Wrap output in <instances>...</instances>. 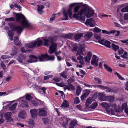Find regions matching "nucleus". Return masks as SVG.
<instances>
[{
    "instance_id": "nucleus-1",
    "label": "nucleus",
    "mask_w": 128,
    "mask_h": 128,
    "mask_svg": "<svg viewBox=\"0 0 128 128\" xmlns=\"http://www.w3.org/2000/svg\"><path fill=\"white\" fill-rule=\"evenodd\" d=\"M14 13L16 14V21L19 22H21L22 26L16 25V24L14 22L9 23L8 25L12 31L16 32L18 34L20 35L24 28L30 27L31 24L25 16L21 13Z\"/></svg>"
},
{
    "instance_id": "nucleus-2",
    "label": "nucleus",
    "mask_w": 128,
    "mask_h": 128,
    "mask_svg": "<svg viewBox=\"0 0 128 128\" xmlns=\"http://www.w3.org/2000/svg\"><path fill=\"white\" fill-rule=\"evenodd\" d=\"M74 12L77 13L74 14L72 17L83 22L85 20V17L82 16L83 14L88 18L93 16L94 13V10L92 8L86 4H81V7L79 6H75L74 9Z\"/></svg>"
},
{
    "instance_id": "nucleus-3",
    "label": "nucleus",
    "mask_w": 128,
    "mask_h": 128,
    "mask_svg": "<svg viewBox=\"0 0 128 128\" xmlns=\"http://www.w3.org/2000/svg\"><path fill=\"white\" fill-rule=\"evenodd\" d=\"M43 40L44 41V46L48 47L50 44H51L49 48L48 52L50 54H52L55 51L56 49L57 46L56 44L53 42L54 40V39L53 38H51L50 40L46 38H44Z\"/></svg>"
},
{
    "instance_id": "nucleus-4",
    "label": "nucleus",
    "mask_w": 128,
    "mask_h": 128,
    "mask_svg": "<svg viewBox=\"0 0 128 128\" xmlns=\"http://www.w3.org/2000/svg\"><path fill=\"white\" fill-rule=\"evenodd\" d=\"M72 8L70 7L66 11L65 10L63 11V14L64 15V18L63 20H68V16L70 18H72Z\"/></svg>"
},
{
    "instance_id": "nucleus-5",
    "label": "nucleus",
    "mask_w": 128,
    "mask_h": 128,
    "mask_svg": "<svg viewBox=\"0 0 128 128\" xmlns=\"http://www.w3.org/2000/svg\"><path fill=\"white\" fill-rule=\"evenodd\" d=\"M98 58L97 56L95 55H93L91 60V64L95 66L96 67L98 66Z\"/></svg>"
},
{
    "instance_id": "nucleus-6",
    "label": "nucleus",
    "mask_w": 128,
    "mask_h": 128,
    "mask_svg": "<svg viewBox=\"0 0 128 128\" xmlns=\"http://www.w3.org/2000/svg\"><path fill=\"white\" fill-rule=\"evenodd\" d=\"M70 120V119L69 118L63 117L62 118L60 124L62 126L64 127H65L68 125V122Z\"/></svg>"
},
{
    "instance_id": "nucleus-7",
    "label": "nucleus",
    "mask_w": 128,
    "mask_h": 128,
    "mask_svg": "<svg viewBox=\"0 0 128 128\" xmlns=\"http://www.w3.org/2000/svg\"><path fill=\"white\" fill-rule=\"evenodd\" d=\"M29 57L30 58L26 61L28 62H36L38 61V58L36 56L33 55H30L29 56Z\"/></svg>"
},
{
    "instance_id": "nucleus-8",
    "label": "nucleus",
    "mask_w": 128,
    "mask_h": 128,
    "mask_svg": "<svg viewBox=\"0 0 128 128\" xmlns=\"http://www.w3.org/2000/svg\"><path fill=\"white\" fill-rule=\"evenodd\" d=\"M36 46V42L34 41L30 42H28L25 44V46L26 48H33Z\"/></svg>"
},
{
    "instance_id": "nucleus-9",
    "label": "nucleus",
    "mask_w": 128,
    "mask_h": 128,
    "mask_svg": "<svg viewBox=\"0 0 128 128\" xmlns=\"http://www.w3.org/2000/svg\"><path fill=\"white\" fill-rule=\"evenodd\" d=\"M98 96L99 99L102 101H105L106 100L107 96H105L104 92L99 93Z\"/></svg>"
},
{
    "instance_id": "nucleus-10",
    "label": "nucleus",
    "mask_w": 128,
    "mask_h": 128,
    "mask_svg": "<svg viewBox=\"0 0 128 128\" xmlns=\"http://www.w3.org/2000/svg\"><path fill=\"white\" fill-rule=\"evenodd\" d=\"M99 42L100 44L103 45H104L106 46L109 48H110L111 47L110 45V42L107 40H106L104 41L100 40L99 41Z\"/></svg>"
},
{
    "instance_id": "nucleus-11",
    "label": "nucleus",
    "mask_w": 128,
    "mask_h": 128,
    "mask_svg": "<svg viewBox=\"0 0 128 128\" xmlns=\"http://www.w3.org/2000/svg\"><path fill=\"white\" fill-rule=\"evenodd\" d=\"M47 112L45 108H42L39 109L38 114L40 116H46Z\"/></svg>"
},
{
    "instance_id": "nucleus-12",
    "label": "nucleus",
    "mask_w": 128,
    "mask_h": 128,
    "mask_svg": "<svg viewBox=\"0 0 128 128\" xmlns=\"http://www.w3.org/2000/svg\"><path fill=\"white\" fill-rule=\"evenodd\" d=\"M92 55L91 52H89L87 54L86 56L85 57V61L89 63Z\"/></svg>"
},
{
    "instance_id": "nucleus-13",
    "label": "nucleus",
    "mask_w": 128,
    "mask_h": 128,
    "mask_svg": "<svg viewBox=\"0 0 128 128\" xmlns=\"http://www.w3.org/2000/svg\"><path fill=\"white\" fill-rule=\"evenodd\" d=\"M77 123L78 121L76 120H72L69 124V128H74Z\"/></svg>"
},
{
    "instance_id": "nucleus-14",
    "label": "nucleus",
    "mask_w": 128,
    "mask_h": 128,
    "mask_svg": "<svg viewBox=\"0 0 128 128\" xmlns=\"http://www.w3.org/2000/svg\"><path fill=\"white\" fill-rule=\"evenodd\" d=\"M93 36V34L92 32H88L84 36L85 39L86 40H88L91 38Z\"/></svg>"
},
{
    "instance_id": "nucleus-15",
    "label": "nucleus",
    "mask_w": 128,
    "mask_h": 128,
    "mask_svg": "<svg viewBox=\"0 0 128 128\" xmlns=\"http://www.w3.org/2000/svg\"><path fill=\"white\" fill-rule=\"evenodd\" d=\"M20 106L22 108H28V102L26 100H22Z\"/></svg>"
},
{
    "instance_id": "nucleus-16",
    "label": "nucleus",
    "mask_w": 128,
    "mask_h": 128,
    "mask_svg": "<svg viewBox=\"0 0 128 128\" xmlns=\"http://www.w3.org/2000/svg\"><path fill=\"white\" fill-rule=\"evenodd\" d=\"M30 112L33 118H34L36 116L37 114V111L35 109H32L30 110Z\"/></svg>"
},
{
    "instance_id": "nucleus-17",
    "label": "nucleus",
    "mask_w": 128,
    "mask_h": 128,
    "mask_svg": "<svg viewBox=\"0 0 128 128\" xmlns=\"http://www.w3.org/2000/svg\"><path fill=\"white\" fill-rule=\"evenodd\" d=\"M93 20L92 18L88 19L86 20L85 22V24H88L91 27H93L94 26V24L92 23L93 22Z\"/></svg>"
},
{
    "instance_id": "nucleus-18",
    "label": "nucleus",
    "mask_w": 128,
    "mask_h": 128,
    "mask_svg": "<svg viewBox=\"0 0 128 128\" xmlns=\"http://www.w3.org/2000/svg\"><path fill=\"white\" fill-rule=\"evenodd\" d=\"M18 117L24 119L26 116V112L24 111H21L18 114Z\"/></svg>"
},
{
    "instance_id": "nucleus-19",
    "label": "nucleus",
    "mask_w": 128,
    "mask_h": 128,
    "mask_svg": "<svg viewBox=\"0 0 128 128\" xmlns=\"http://www.w3.org/2000/svg\"><path fill=\"white\" fill-rule=\"evenodd\" d=\"M34 41V42H36V45L37 44L38 46H42L43 41L42 40H40L39 38H37Z\"/></svg>"
},
{
    "instance_id": "nucleus-20",
    "label": "nucleus",
    "mask_w": 128,
    "mask_h": 128,
    "mask_svg": "<svg viewBox=\"0 0 128 128\" xmlns=\"http://www.w3.org/2000/svg\"><path fill=\"white\" fill-rule=\"evenodd\" d=\"M47 56L46 55V54H42L40 56L37 57L38 59L40 62L44 61V59L46 58V57Z\"/></svg>"
},
{
    "instance_id": "nucleus-21",
    "label": "nucleus",
    "mask_w": 128,
    "mask_h": 128,
    "mask_svg": "<svg viewBox=\"0 0 128 128\" xmlns=\"http://www.w3.org/2000/svg\"><path fill=\"white\" fill-rule=\"evenodd\" d=\"M116 32V31L115 30H111L110 32H108L106 30H102V33L109 35L112 34H114Z\"/></svg>"
},
{
    "instance_id": "nucleus-22",
    "label": "nucleus",
    "mask_w": 128,
    "mask_h": 128,
    "mask_svg": "<svg viewBox=\"0 0 128 128\" xmlns=\"http://www.w3.org/2000/svg\"><path fill=\"white\" fill-rule=\"evenodd\" d=\"M12 114L10 112H7L4 114L5 118L6 120L10 119L11 118V116Z\"/></svg>"
},
{
    "instance_id": "nucleus-23",
    "label": "nucleus",
    "mask_w": 128,
    "mask_h": 128,
    "mask_svg": "<svg viewBox=\"0 0 128 128\" xmlns=\"http://www.w3.org/2000/svg\"><path fill=\"white\" fill-rule=\"evenodd\" d=\"M114 100V96L110 95L107 96L106 100L110 102H113Z\"/></svg>"
},
{
    "instance_id": "nucleus-24",
    "label": "nucleus",
    "mask_w": 128,
    "mask_h": 128,
    "mask_svg": "<svg viewBox=\"0 0 128 128\" xmlns=\"http://www.w3.org/2000/svg\"><path fill=\"white\" fill-rule=\"evenodd\" d=\"M111 48L115 52H116L117 50H118L119 49L118 46L113 43L112 44Z\"/></svg>"
},
{
    "instance_id": "nucleus-25",
    "label": "nucleus",
    "mask_w": 128,
    "mask_h": 128,
    "mask_svg": "<svg viewBox=\"0 0 128 128\" xmlns=\"http://www.w3.org/2000/svg\"><path fill=\"white\" fill-rule=\"evenodd\" d=\"M69 103L66 100H65L62 104L61 106L65 108L68 107L69 106Z\"/></svg>"
},
{
    "instance_id": "nucleus-26",
    "label": "nucleus",
    "mask_w": 128,
    "mask_h": 128,
    "mask_svg": "<svg viewBox=\"0 0 128 128\" xmlns=\"http://www.w3.org/2000/svg\"><path fill=\"white\" fill-rule=\"evenodd\" d=\"M14 42L15 44L17 46H19L20 44L18 37L16 36L14 38Z\"/></svg>"
},
{
    "instance_id": "nucleus-27",
    "label": "nucleus",
    "mask_w": 128,
    "mask_h": 128,
    "mask_svg": "<svg viewBox=\"0 0 128 128\" xmlns=\"http://www.w3.org/2000/svg\"><path fill=\"white\" fill-rule=\"evenodd\" d=\"M7 33L10 40H12L14 34V33L12 31L9 30H8Z\"/></svg>"
},
{
    "instance_id": "nucleus-28",
    "label": "nucleus",
    "mask_w": 128,
    "mask_h": 128,
    "mask_svg": "<svg viewBox=\"0 0 128 128\" xmlns=\"http://www.w3.org/2000/svg\"><path fill=\"white\" fill-rule=\"evenodd\" d=\"M100 105L102 107L104 108L106 110H108L110 108L109 105L106 102H102L101 104Z\"/></svg>"
},
{
    "instance_id": "nucleus-29",
    "label": "nucleus",
    "mask_w": 128,
    "mask_h": 128,
    "mask_svg": "<svg viewBox=\"0 0 128 128\" xmlns=\"http://www.w3.org/2000/svg\"><path fill=\"white\" fill-rule=\"evenodd\" d=\"M82 34H76L74 36V38L75 40H77L80 39L81 37L82 36Z\"/></svg>"
},
{
    "instance_id": "nucleus-30",
    "label": "nucleus",
    "mask_w": 128,
    "mask_h": 128,
    "mask_svg": "<svg viewBox=\"0 0 128 128\" xmlns=\"http://www.w3.org/2000/svg\"><path fill=\"white\" fill-rule=\"evenodd\" d=\"M82 90L80 87L79 86H77V89L76 90V94L77 96H78L80 94Z\"/></svg>"
},
{
    "instance_id": "nucleus-31",
    "label": "nucleus",
    "mask_w": 128,
    "mask_h": 128,
    "mask_svg": "<svg viewBox=\"0 0 128 128\" xmlns=\"http://www.w3.org/2000/svg\"><path fill=\"white\" fill-rule=\"evenodd\" d=\"M17 105V103H15L14 104L9 108V110L10 111H14Z\"/></svg>"
},
{
    "instance_id": "nucleus-32",
    "label": "nucleus",
    "mask_w": 128,
    "mask_h": 128,
    "mask_svg": "<svg viewBox=\"0 0 128 128\" xmlns=\"http://www.w3.org/2000/svg\"><path fill=\"white\" fill-rule=\"evenodd\" d=\"M30 104L31 105L34 106H37L38 104V103L37 102V100L31 101Z\"/></svg>"
},
{
    "instance_id": "nucleus-33",
    "label": "nucleus",
    "mask_w": 128,
    "mask_h": 128,
    "mask_svg": "<svg viewBox=\"0 0 128 128\" xmlns=\"http://www.w3.org/2000/svg\"><path fill=\"white\" fill-rule=\"evenodd\" d=\"M104 67L106 70L109 72H111L112 71V70L106 64H104Z\"/></svg>"
},
{
    "instance_id": "nucleus-34",
    "label": "nucleus",
    "mask_w": 128,
    "mask_h": 128,
    "mask_svg": "<svg viewBox=\"0 0 128 128\" xmlns=\"http://www.w3.org/2000/svg\"><path fill=\"white\" fill-rule=\"evenodd\" d=\"M18 51V49L16 48H15L14 46H13L12 48V54H10L12 56L14 55H15L17 53V52Z\"/></svg>"
},
{
    "instance_id": "nucleus-35",
    "label": "nucleus",
    "mask_w": 128,
    "mask_h": 128,
    "mask_svg": "<svg viewBox=\"0 0 128 128\" xmlns=\"http://www.w3.org/2000/svg\"><path fill=\"white\" fill-rule=\"evenodd\" d=\"M46 55L47 56L46 57V58L48 59V60H54L55 59L54 56V55L51 56H50L48 55V54H46Z\"/></svg>"
},
{
    "instance_id": "nucleus-36",
    "label": "nucleus",
    "mask_w": 128,
    "mask_h": 128,
    "mask_svg": "<svg viewBox=\"0 0 128 128\" xmlns=\"http://www.w3.org/2000/svg\"><path fill=\"white\" fill-rule=\"evenodd\" d=\"M37 10L38 12H42V9L44 8V6L42 5H37Z\"/></svg>"
},
{
    "instance_id": "nucleus-37",
    "label": "nucleus",
    "mask_w": 128,
    "mask_h": 128,
    "mask_svg": "<svg viewBox=\"0 0 128 128\" xmlns=\"http://www.w3.org/2000/svg\"><path fill=\"white\" fill-rule=\"evenodd\" d=\"M28 124L30 127H33L34 125V121L32 120H29Z\"/></svg>"
},
{
    "instance_id": "nucleus-38",
    "label": "nucleus",
    "mask_w": 128,
    "mask_h": 128,
    "mask_svg": "<svg viewBox=\"0 0 128 128\" xmlns=\"http://www.w3.org/2000/svg\"><path fill=\"white\" fill-rule=\"evenodd\" d=\"M92 102V100L91 98H88L86 102V105L88 106Z\"/></svg>"
},
{
    "instance_id": "nucleus-39",
    "label": "nucleus",
    "mask_w": 128,
    "mask_h": 128,
    "mask_svg": "<svg viewBox=\"0 0 128 128\" xmlns=\"http://www.w3.org/2000/svg\"><path fill=\"white\" fill-rule=\"evenodd\" d=\"M121 57L124 59L128 58V53L127 52H124V54L121 55Z\"/></svg>"
},
{
    "instance_id": "nucleus-40",
    "label": "nucleus",
    "mask_w": 128,
    "mask_h": 128,
    "mask_svg": "<svg viewBox=\"0 0 128 128\" xmlns=\"http://www.w3.org/2000/svg\"><path fill=\"white\" fill-rule=\"evenodd\" d=\"M108 86H104L102 85H98V88L104 90L108 88Z\"/></svg>"
},
{
    "instance_id": "nucleus-41",
    "label": "nucleus",
    "mask_w": 128,
    "mask_h": 128,
    "mask_svg": "<svg viewBox=\"0 0 128 128\" xmlns=\"http://www.w3.org/2000/svg\"><path fill=\"white\" fill-rule=\"evenodd\" d=\"M98 105L96 102H94L90 106V108L92 109H95Z\"/></svg>"
},
{
    "instance_id": "nucleus-42",
    "label": "nucleus",
    "mask_w": 128,
    "mask_h": 128,
    "mask_svg": "<svg viewBox=\"0 0 128 128\" xmlns=\"http://www.w3.org/2000/svg\"><path fill=\"white\" fill-rule=\"evenodd\" d=\"M95 80L99 84H101L102 83V81L101 80L100 78L95 77L94 78Z\"/></svg>"
},
{
    "instance_id": "nucleus-43",
    "label": "nucleus",
    "mask_w": 128,
    "mask_h": 128,
    "mask_svg": "<svg viewBox=\"0 0 128 128\" xmlns=\"http://www.w3.org/2000/svg\"><path fill=\"white\" fill-rule=\"evenodd\" d=\"M60 75L64 78H67V76L65 74V72L64 71L60 73Z\"/></svg>"
},
{
    "instance_id": "nucleus-44",
    "label": "nucleus",
    "mask_w": 128,
    "mask_h": 128,
    "mask_svg": "<svg viewBox=\"0 0 128 128\" xmlns=\"http://www.w3.org/2000/svg\"><path fill=\"white\" fill-rule=\"evenodd\" d=\"M84 49L82 48V50H78L77 52V54L78 55L82 54L83 55L84 54L82 53V51H84Z\"/></svg>"
},
{
    "instance_id": "nucleus-45",
    "label": "nucleus",
    "mask_w": 128,
    "mask_h": 128,
    "mask_svg": "<svg viewBox=\"0 0 128 128\" xmlns=\"http://www.w3.org/2000/svg\"><path fill=\"white\" fill-rule=\"evenodd\" d=\"M5 21L7 22L14 21L15 20V19L13 17H10L5 18Z\"/></svg>"
},
{
    "instance_id": "nucleus-46",
    "label": "nucleus",
    "mask_w": 128,
    "mask_h": 128,
    "mask_svg": "<svg viewBox=\"0 0 128 128\" xmlns=\"http://www.w3.org/2000/svg\"><path fill=\"white\" fill-rule=\"evenodd\" d=\"M18 58L22 60H26V56L23 54H21L19 56Z\"/></svg>"
},
{
    "instance_id": "nucleus-47",
    "label": "nucleus",
    "mask_w": 128,
    "mask_h": 128,
    "mask_svg": "<svg viewBox=\"0 0 128 128\" xmlns=\"http://www.w3.org/2000/svg\"><path fill=\"white\" fill-rule=\"evenodd\" d=\"M74 103L76 104H79L80 102V101L78 97H76L74 100Z\"/></svg>"
},
{
    "instance_id": "nucleus-48",
    "label": "nucleus",
    "mask_w": 128,
    "mask_h": 128,
    "mask_svg": "<svg viewBox=\"0 0 128 128\" xmlns=\"http://www.w3.org/2000/svg\"><path fill=\"white\" fill-rule=\"evenodd\" d=\"M61 78L60 77H56L52 79V80L54 81L58 82L60 81Z\"/></svg>"
},
{
    "instance_id": "nucleus-49",
    "label": "nucleus",
    "mask_w": 128,
    "mask_h": 128,
    "mask_svg": "<svg viewBox=\"0 0 128 128\" xmlns=\"http://www.w3.org/2000/svg\"><path fill=\"white\" fill-rule=\"evenodd\" d=\"M94 36L95 38L98 40H99L100 39V35L98 34H94Z\"/></svg>"
},
{
    "instance_id": "nucleus-50",
    "label": "nucleus",
    "mask_w": 128,
    "mask_h": 128,
    "mask_svg": "<svg viewBox=\"0 0 128 128\" xmlns=\"http://www.w3.org/2000/svg\"><path fill=\"white\" fill-rule=\"evenodd\" d=\"M26 100L28 101H30L32 98V96L28 94L26 96Z\"/></svg>"
},
{
    "instance_id": "nucleus-51",
    "label": "nucleus",
    "mask_w": 128,
    "mask_h": 128,
    "mask_svg": "<svg viewBox=\"0 0 128 128\" xmlns=\"http://www.w3.org/2000/svg\"><path fill=\"white\" fill-rule=\"evenodd\" d=\"M101 31V29L97 27H95L94 28V30H93V31L94 32H100Z\"/></svg>"
},
{
    "instance_id": "nucleus-52",
    "label": "nucleus",
    "mask_w": 128,
    "mask_h": 128,
    "mask_svg": "<svg viewBox=\"0 0 128 128\" xmlns=\"http://www.w3.org/2000/svg\"><path fill=\"white\" fill-rule=\"evenodd\" d=\"M10 57L8 55H4L2 56L1 58L3 59H5L7 58H9Z\"/></svg>"
},
{
    "instance_id": "nucleus-53",
    "label": "nucleus",
    "mask_w": 128,
    "mask_h": 128,
    "mask_svg": "<svg viewBox=\"0 0 128 128\" xmlns=\"http://www.w3.org/2000/svg\"><path fill=\"white\" fill-rule=\"evenodd\" d=\"M115 74L117 76L118 78L121 80H124V78L118 72H116Z\"/></svg>"
},
{
    "instance_id": "nucleus-54",
    "label": "nucleus",
    "mask_w": 128,
    "mask_h": 128,
    "mask_svg": "<svg viewBox=\"0 0 128 128\" xmlns=\"http://www.w3.org/2000/svg\"><path fill=\"white\" fill-rule=\"evenodd\" d=\"M88 96L86 94L84 93L81 96V100H83L84 98H86Z\"/></svg>"
},
{
    "instance_id": "nucleus-55",
    "label": "nucleus",
    "mask_w": 128,
    "mask_h": 128,
    "mask_svg": "<svg viewBox=\"0 0 128 128\" xmlns=\"http://www.w3.org/2000/svg\"><path fill=\"white\" fill-rule=\"evenodd\" d=\"M0 65L2 68H3L4 70H5L6 68V66L4 64L3 62H1L0 63Z\"/></svg>"
},
{
    "instance_id": "nucleus-56",
    "label": "nucleus",
    "mask_w": 128,
    "mask_h": 128,
    "mask_svg": "<svg viewBox=\"0 0 128 128\" xmlns=\"http://www.w3.org/2000/svg\"><path fill=\"white\" fill-rule=\"evenodd\" d=\"M56 84L57 85L61 87H64L65 86V84L62 82L60 83H56Z\"/></svg>"
},
{
    "instance_id": "nucleus-57",
    "label": "nucleus",
    "mask_w": 128,
    "mask_h": 128,
    "mask_svg": "<svg viewBox=\"0 0 128 128\" xmlns=\"http://www.w3.org/2000/svg\"><path fill=\"white\" fill-rule=\"evenodd\" d=\"M52 76L51 75H48L45 76L44 77V80H46L50 78H51L52 77Z\"/></svg>"
},
{
    "instance_id": "nucleus-58",
    "label": "nucleus",
    "mask_w": 128,
    "mask_h": 128,
    "mask_svg": "<svg viewBox=\"0 0 128 128\" xmlns=\"http://www.w3.org/2000/svg\"><path fill=\"white\" fill-rule=\"evenodd\" d=\"M39 89L42 90L44 94H46V88L44 87H40Z\"/></svg>"
},
{
    "instance_id": "nucleus-59",
    "label": "nucleus",
    "mask_w": 128,
    "mask_h": 128,
    "mask_svg": "<svg viewBox=\"0 0 128 128\" xmlns=\"http://www.w3.org/2000/svg\"><path fill=\"white\" fill-rule=\"evenodd\" d=\"M118 50L120 54H122L124 52V50L121 48L120 49H119Z\"/></svg>"
},
{
    "instance_id": "nucleus-60",
    "label": "nucleus",
    "mask_w": 128,
    "mask_h": 128,
    "mask_svg": "<svg viewBox=\"0 0 128 128\" xmlns=\"http://www.w3.org/2000/svg\"><path fill=\"white\" fill-rule=\"evenodd\" d=\"M108 112L110 114H114V110L111 108L108 110Z\"/></svg>"
},
{
    "instance_id": "nucleus-61",
    "label": "nucleus",
    "mask_w": 128,
    "mask_h": 128,
    "mask_svg": "<svg viewBox=\"0 0 128 128\" xmlns=\"http://www.w3.org/2000/svg\"><path fill=\"white\" fill-rule=\"evenodd\" d=\"M90 92V90L88 89H86L85 90V92L84 93L86 94V95L88 96Z\"/></svg>"
},
{
    "instance_id": "nucleus-62",
    "label": "nucleus",
    "mask_w": 128,
    "mask_h": 128,
    "mask_svg": "<svg viewBox=\"0 0 128 128\" xmlns=\"http://www.w3.org/2000/svg\"><path fill=\"white\" fill-rule=\"evenodd\" d=\"M42 121L44 122V124H45L48 122L49 121L48 120V118H43L42 119Z\"/></svg>"
},
{
    "instance_id": "nucleus-63",
    "label": "nucleus",
    "mask_w": 128,
    "mask_h": 128,
    "mask_svg": "<svg viewBox=\"0 0 128 128\" xmlns=\"http://www.w3.org/2000/svg\"><path fill=\"white\" fill-rule=\"evenodd\" d=\"M112 92L115 93L117 92L118 91V89L116 87L112 88Z\"/></svg>"
},
{
    "instance_id": "nucleus-64",
    "label": "nucleus",
    "mask_w": 128,
    "mask_h": 128,
    "mask_svg": "<svg viewBox=\"0 0 128 128\" xmlns=\"http://www.w3.org/2000/svg\"><path fill=\"white\" fill-rule=\"evenodd\" d=\"M124 18L125 20H128V14H124Z\"/></svg>"
}]
</instances>
